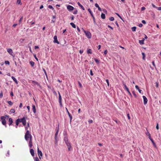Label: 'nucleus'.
I'll list each match as a JSON object with an SVG mask.
<instances>
[{
  "mask_svg": "<svg viewBox=\"0 0 161 161\" xmlns=\"http://www.w3.org/2000/svg\"><path fill=\"white\" fill-rule=\"evenodd\" d=\"M123 85L124 86V87L125 89L127 91H128V90H129V89L127 87V86H126V84L125 83H123Z\"/></svg>",
  "mask_w": 161,
  "mask_h": 161,
  "instance_id": "5701e85b",
  "label": "nucleus"
},
{
  "mask_svg": "<svg viewBox=\"0 0 161 161\" xmlns=\"http://www.w3.org/2000/svg\"><path fill=\"white\" fill-rule=\"evenodd\" d=\"M88 122L89 124H91L93 123V121L92 119H90L88 120Z\"/></svg>",
  "mask_w": 161,
  "mask_h": 161,
  "instance_id": "c03bdc74",
  "label": "nucleus"
},
{
  "mask_svg": "<svg viewBox=\"0 0 161 161\" xmlns=\"http://www.w3.org/2000/svg\"><path fill=\"white\" fill-rule=\"evenodd\" d=\"M142 23H143V24H146V22L144 20H142Z\"/></svg>",
  "mask_w": 161,
  "mask_h": 161,
  "instance_id": "e2e57ef3",
  "label": "nucleus"
},
{
  "mask_svg": "<svg viewBox=\"0 0 161 161\" xmlns=\"http://www.w3.org/2000/svg\"><path fill=\"white\" fill-rule=\"evenodd\" d=\"M58 139L55 140V143L56 145L58 142Z\"/></svg>",
  "mask_w": 161,
  "mask_h": 161,
  "instance_id": "69168bd1",
  "label": "nucleus"
},
{
  "mask_svg": "<svg viewBox=\"0 0 161 161\" xmlns=\"http://www.w3.org/2000/svg\"><path fill=\"white\" fill-rule=\"evenodd\" d=\"M6 118L5 117H4V116H2L1 117V120L2 121V123L3 125H5V126H6Z\"/></svg>",
  "mask_w": 161,
  "mask_h": 161,
  "instance_id": "f03ea898",
  "label": "nucleus"
},
{
  "mask_svg": "<svg viewBox=\"0 0 161 161\" xmlns=\"http://www.w3.org/2000/svg\"><path fill=\"white\" fill-rule=\"evenodd\" d=\"M143 102H144V104L145 105L147 103V97L143 96Z\"/></svg>",
  "mask_w": 161,
  "mask_h": 161,
  "instance_id": "9b49d317",
  "label": "nucleus"
},
{
  "mask_svg": "<svg viewBox=\"0 0 161 161\" xmlns=\"http://www.w3.org/2000/svg\"><path fill=\"white\" fill-rule=\"evenodd\" d=\"M70 25L71 26L74 28H76L75 25L73 22H71L70 23Z\"/></svg>",
  "mask_w": 161,
  "mask_h": 161,
  "instance_id": "393cba45",
  "label": "nucleus"
},
{
  "mask_svg": "<svg viewBox=\"0 0 161 161\" xmlns=\"http://www.w3.org/2000/svg\"><path fill=\"white\" fill-rule=\"evenodd\" d=\"M25 138L26 141H28L29 139H32L31 135L30 134V132L28 130L26 131L25 136Z\"/></svg>",
  "mask_w": 161,
  "mask_h": 161,
  "instance_id": "f257e3e1",
  "label": "nucleus"
},
{
  "mask_svg": "<svg viewBox=\"0 0 161 161\" xmlns=\"http://www.w3.org/2000/svg\"><path fill=\"white\" fill-rule=\"evenodd\" d=\"M7 103H8V104L10 105H12L13 104V103L11 101H8L7 102Z\"/></svg>",
  "mask_w": 161,
  "mask_h": 161,
  "instance_id": "c85d7f7f",
  "label": "nucleus"
},
{
  "mask_svg": "<svg viewBox=\"0 0 161 161\" xmlns=\"http://www.w3.org/2000/svg\"><path fill=\"white\" fill-rule=\"evenodd\" d=\"M77 4H78V5L80 7H81V8H82V9L83 10H85V8H84L83 7V6L82 5L80 4V3H79V2H78L77 3Z\"/></svg>",
  "mask_w": 161,
  "mask_h": 161,
  "instance_id": "6ab92c4d",
  "label": "nucleus"
},
{
  "mask_svg": "<svg viewBox=\"0 0 161 161\" xmlns=\"http://www.w3.org/2000/svg\"><path fill=\"white\" fill-rule=\"evenodd\" d=\"M67 8L69 11L73 10L74 9V8L70 5H68L67 7Z\"/></svg>",
  "mask_w": 161,
  "mask_h": 161,
  "instance_id": "9d476101",
  "label": "nucleus"
},
{
  "mask_svg": "<svg viewBox=\"0 0 161 161\" xmlns=\"http://www.w3.org/2000/svg\"><path fill=\"white\" fill-rule=\"evenodd\" d=\"M54 41L53 42L54 43H57V44H59V42L57 40V37L56 36H55L53 37Z\"/></svg>",
  "mask_w": 161,
  "mask_h": 161,
  "instance_id": "6e6552de",
  "label": "nucleus"
},
{
  "mask_svg": "<svg viewBox=\"0 0 161 161\" xmlns=\"http://www.w3.org/2000/svg\"><path fill=\"white\" fill-rule=\"evenodd\" d=\"M25 118H27V117H24L22 119H20V122L22 123L23 124L24 126L25 125L26 123Z\"/></svg>",
  "mask_w": 161,
  "mask_h": 161,
  "instance_id": "7ed1b4c3",
  "label": "nucleus"
},
{
  "mask_svg": "<svg viewBox=\"0 0 161 161\" xmlns=\"http://www.w3.org/2000/svg\"><path fill=\"white\" fill-rule=\"evenodd\" d=\"M32 107L33 111L34 113H36V109L35 105L34 104H33Z\"/></svg>",
  "mask_w": 161,
  "mask_h": 161,
  "instance_id": "a211bd4d",
  "label": "nucleus"
},
{
  "mask_svg": "<svg viewBox=\"0 0 161 161\" xmlns=\"http://www.w3.org/2000/svg\"><path fill=\"white\" fill-rule=\"evenodd\" d=\"M37 152L38 155L39 157L41 159L40 156H42V154L41 151L39 150L38 147L37 148Z\"/></svg>",
  "mask_w": 161,
  "mask_h": 161,
  "instance_id": "1a4fd4ad",
  "label": "nucleus"
},
{
  "mask_svg": "<svg viewBox=\"0 0 161 161\" xmlns=\"http://www.w3.org/2000/svg\"><path fill=\"white\" fill-rule=\"evenodd\" d=\"M65 109L66 111V112L68 113V115L70 118V122H71V120L72 119V116L71 115V114L69 113V112L68 109L67 108H65Z\"/></svg>",
  "mask_w": 161,
  "mask_h": 161,
  "instance_id": "0eeeda50",
  "label": "nucleus"
},
{
  "mask_svg": "<svg viewBox=\"0 0 161 161\" xmlns=\"http://www.w3.org/2000/svg\"><path fill=\"white\" fill-rule=\"evenodd\" d=\"M78 11L77 9L75 10L73 12V13L74 14H76L77 13Z\"/></svg>",
  "mask_w": 161,
  "mask_h": 161,
  "instance_id": "c9c22d12",
  "label": "nucleus"
},
{
  "mask_svg": "<svg viewBox=\"0 0 161 161\" xmlns=\"http://www.w3.org/2000/svg\"><path fill=\"white\" fill-rule=\"evenodd\" d=\"M114 120L118 124H119V123H120L119 121H118L116 120Z\"/></svg>",
  "mask_w": 161,
  "mask_h": 161,
  "instance_id": "4d7b16f0",
  "label": "nucleus"
},
{
  "mask_svg": "<svg viewBox=\"0 0 161 161\" xmlns=\"http://www.w3.org/2000/svg\"><path fill=\"white\" fill-rule=\"evenodd\" d=\"M142 59L143 60H145V54L144 53H142Z\"/></svg>",
  "mask_w": 161,
  "mask_h": 161,
  "instance_id": "c756f323",
  "label": "nucleus"
},
{
  "mask_svg": "<svg viewBox=\"0 0 161 161\" xmlns=\"http://www.w3.org/2000/svg\"><path fill=\"white\" fill-rule=\"evenodd\" d=\"M58 101L60 104V105L61 107L62 106V97L61 96L60 93L59 92H58Z\"/></svg>",
  "mask_w": 161,
  "mask_h": 161,
  "instance_id": "423d86ee",
  "label": "nucleus"
},
{
  "mask_svg": "<svg viewBox=\"0 0 161 161\" xmlns=\"http://www.w3.org/2000/svg\"><path fill=\"white\" fill-rule=\"evenodd\" d=\"M30 152L31 155L33 156L34 155V150L33 149H31L30 150Z\"/></svg>",
  "mask_w": 161,
  "mask_h": 161,
  "instance_id": "f3484780",
  "label": "nucleus"
},
{
  "mask_svg": "<svg viewBox=\"0 0 161 161\" xmlns=\"http://www.w3.org/2000/svg\"><path fill=\"white\" fill-rule=\"evenodd\" d=\"M48 7L49 8H50V9H52L53 10H54V8H53V6H52L51 5H49L48 6Z\"/></svg>",
  "mask_w": 161,
  "mask_h": 161,
  "instance_id": "4c0bfd02",
  "label": "nucleus"
},
{
  "mask_svg": "<svg viewBox=\"0 0 161 161\" xmlns=\"http://www.w3.org/2000/svg\"><path fill=\"white\" fill-rule=\"evenodd\" d=\"M109 20L110 21H113L114 20V18L113 17H111L109 18Z\"/></svg>",
  "mask_w": 161,
  "mask_h": 161,
  "instance_id": "37998d69",
  "label": "nucleus"
},
{
  "mask_svg": "<svg viewBox=\"0 0 161 161\" xmlns=\"http://www.w3.org/2000/svg\"><path fill=\"white\" fill-rule=\"evenodd\" d=\"M87 52L88 54H92V53L91 49L88 48L87 49Z\"/></svg>",
  "mask_w": 161,
  "mask_h": 161,
  "instance_id": "4be33fe9",
  "label": "nucleus"
},
{
  "mask_svg": "<svg viewBox=\"0 0 161 161\" xmlns=\"http://www.w3.org/2000/svg\"><path fill=\"white\" fill-rule=\"evenodd\" d=\"M84 32H85L86 36L89 39H90L91 37V34L90 32L88 31H84Z\"/></svg>",
  "mask_w": 161,
  "mask_h": 161,
  "instance_id": "39448f33",
  "label": "nucleus"
},
{
  "mask_svg": "<svg viewBox=\"0 0 161 161\" xmlns=\"http://www.w3.org/2000/svg\"><path fill=\"white\" fill-rule=\"evenodd\" d=\"M132 93L133 94L134 96L135 97H136H136L137 95L136 94L135 92L134 91H133L132 92Z\"/></svg>",
  "mask_w": 161,
  "mask_h": 161,
  "instance_id": "473e14b6",
  "label": "nucleus"
},
{
  "mask_svg": "<svg viewBox=\"0 0 161 161\" xmlns=\"http://www.w3.org/2000/svg\"><path fill=\"white\" fill-rule=\"evenodd\" d=\"M58 130L55 134V136H54L55 140L58 139L57 136H58Z\"/></svg>",
  "mask_w": 161,
  "mask_h": 161,
  "instance_id": "4468645a",
  "label": "nucleus"
},
{
  "mask_svg": "<svg viewBox=\"0 0 161 161\" xmlns=\"http://www.w3.org/2000/svg\"><path fill=\"white\" fill-rule=\"evenodd\" d=\"M66 144L67 146L68 150L69 151H71L73 150V148L71 146V144L69 142L66 143Z\"/></svg>",
  "mask_w": 161,
  "mask_h": 161,
  "instance_id": "20e7f679",
  "label": "nucleus"
},
{
  "mask_svg": "<svg viewBox=\"0 0 161 161\" xmlns=\"http://www.w3.org/2000/svg\"><path fill=\"white\" fill-rule=\"evenodd\" d=\"M135 88H136V89H137V90H138V89H139V86H137V85H136V86H135Z\"/></svg>",
  "mask_w": 161,
  "mask_h": 161,
  "instance_id": "680f3d73",
  "label": "nucleus"
},
{
  "mask_svg": "<svg viewBox=\"0 0 161 161\" xmlns=\"http://www.w3.org/2000/svg\"><path fill=\"white\" fill-rule=\"evenodd\" d=\"M145 9H146V8L145 7H142V8H141V10L143 11V10H144Z\"/></svg>",
  "mask_w": 161,
  "mask_h": 161,
  "instance_id": "5fc2aeb1",
  "label": "nucleus"
},
{
  "mask_svg": "<svg viewBox=\"0 0 161 161\" xmlns=\"http://www.w3.org/2000/svg\"><path fill=\"white\" fill-rule=\"evenodd\" d=\"M116 14H117L118 16L121 19H122V18H121V17L120 16V15L118 13H116Z\"/></svg>",
  "mask_w": 161,
  "mask_h": 161,
  "instance_id": "3c124183",
  "label": "nucleus"
},
{
  "mask_svg": "<svg viewBox=\"0 0 161 161\" xmlns=\"http://www.w3.org/2000/svg\"><path fill=\"white\" fill-rule=\"evenodd\" d=\"M71 19L72 20H73L74 19V16L73 15H72L71 17Z\"/></svg>",
  "mask_w": 161,
  "mask_h": 161,
  "instance_id": "774afa93",
  "label": "nucleus"
},
{
  "mask_svg": "<svg viewBox=\"0 0 161 161\" xmlns=\"http://www.w3.org/2000/svg\"><path fill=\"white\" fill-rule=\"evenodd\" d=\"M90 75L92 76H93V74L91 69L90 70Z\"/></svg>",
  "mask_w": 161,
  "mask_h": 161,
  "instance_id": "864d4df0",
  "label": "nucleus"
},
{
  "mask_svg": "<svg viewBox=\"0 0 161 161\" xmlns=\"http://www.w3.org/2000/svg\"><path fill=\"white\" fill-rule=\"evenodd\" d=\"M139 43L141 45H142L144 44V42H143V41L142 40H139Z\"/></svg>",
  "mask_w": 161,
  "mask_h": 161,
  "instance_id": "72a5a7b5",
  "label": "nucleus"
},
{
  "mask_svg": "<svg viewBox=\"0 0 161 161\" xmlns=\"http://www.w3.org/2000/svg\"><path fill=\"white\" fill-rule=\"evenodd\" d=\"M3 97V92L1 91L0 93V98H2Z\"/></svg>",
  "mask_w": 161,
  "mask_h": 161,
  "instance_id": "a19ab883",
  "label": "nucleus"
},
{
  "mask_svg": "<svg viewBox=\"0 0 161 161\" xmlns=\"http://www.w3.org/2000/svg\"><path fill=\"white\" fill-rule=\"evenodd\" d=\"M43 70L44 71V73L45 75H46V77H47V72H46V71L45 69H43Z\"/></svg>",
  "mask_w": 161,
  "mask_h": 161,
  "instance_id": "ea45409f",
  "label": "nucleus"
},
{
  "mask_svg": "<svg viewBox=\"0 0 161 161\" xmlns=\"http://www.w3.org/2000/svg\"><path fill=\"white\" fill-rule=\"evenodd\" d=\"M30 64H31V66L32 67H33L34 66L35 63L34 62L31 61H30Z\"/></svg>",
  "mask_w": 161,
  "mask_h": 161,
  "instance_id": "cd10ccee",
  "label": "nucleus"
},
{
  "mask_svg": "<svg viewBox=\"0 0 161 161\" xmlns=\"http://www.w3.org/2000/svg\"><path fill=\"white\" fill-rule=\"evenodd\" d=\"M106 81L107 82V85H108V86H109V82L108 80V79H106Z\"/></svg>",
  "mask_w": 161,
  "mask_h": 161,
  "instance_id": "de8ad7c7",
  "label": "nucleus"
},
{
  "mask_svg": "<svg viewBox=\"0 0 161 161\" xmlns=\"http://www.w3.org/2000/svg\"><path fill=\"white\" fill-rule=\"evenodd\" d=\"M22 103H20L19 104V108H22Z\"/></svg>",
  "mask_w": 161,
  "mask_h": 161,
  "instance_id": "338daca9",
  "label": "nucleus"
},
{
  "mask_svg": "<svg viewBox=\"0 0 161 161\" xmlns=\"http://www.w3.org/2000/svg\"><path fill=\"white\" fill-rule=\"evenodd\" d=\"M108 53V51H107V50H106L104 52V54H105V55H106L107 53Z\"/></svg>",
  "mask_w": 161,
  "mask_h": 161,
  "instance_id": "052dcab7",
  "label": "nucleus"
},
{
  "mask_svg": "<svg viewBox=\"0 0 161 161\" xmlns=\"http://www.w3.org/2000/svg\"><path fill=\"white\" fill-rule=\"evenodd\" d=\"M94 60H95V61L97 63H99V61H100L99 60H98L96 58H95Z\"/></svg>",
  "mask_w": 161,
  "mask_h": 161,
  "instance_id": "58836bf2",
  "label": "nucleus"
},
{
  "mask_svg": "<svg viewBox=\"0 0 161 161\" xmlns=\"http://www.w3.org/2000/svg\"><path fill=\"white\" fill-rule=\"evenodd\" d=\"M21 0H17V3L18 4H21V3L20 4Z\"/></svg>",
  "mask_w": 161,
  "mask_h": 161,
  "instance_id": "79ce46f5",
  "label": "nucleus"
},
{
  "mask_svg": "<svg viewBox=\"0 0 161 161\" xmlns=\"http://www.w3.org/2000/svg\"><path fill=\"white\" fill-rule=\"evenodd\" d=\"M19 123H20V119H18L16 120V124L17 126L18 125Z\"/></svg>",
  "mask_w": 161,
  "mask_h": 161,
  "instance_id": "412c9836",
  "label": "nucleus"
},
{
  "mask_svg": "<svg viewBox=\"0 0 161 161\" xmlns=\"http://www.w3.org/2000/svg\"><path fill=\"white\" fill-rule=\"evenodd\" d=\"M64 141L65 143H67L69 142V141L68 137L66 136H65L64 138Z\"/></svg>",
  "mask_w": 161,
  "mask_h": 161,
  "instance_id": "2eb2a0df",
  "label": "nucleus"
},
{
  "mask_svg": "<svg viewBox=\"0 0 161 161\" xmlns=\"http://www.w3.org/2000/svg\"><path fill=\"white\" fill-rule=\"evenodd\" d=\"M108 28H110L111 29H112V30H113V27H112L111 26H110V25H108Z\"/></svg>",
  "mask_w": 161,
  "mask_h": 161,
  "instance_id": "13d9d810",
  "label": "nucleus"
},
{
  "mask_svg": "<svg viewBox=\"0 0 161 161\" xmlns=\"http://www.w3.org/2000/svg\"><path fill=\"white\" fill-rule=\"evenodd\" d=\"M10 112L12 113H14L15 112L14 109H12L10 110Z\"/></svg>",
  "mask_w": 161,
  "mask_h": 161,
  "instance_id": "e433bc0d",
  "label": "nucleus"
},
{
  "mask_svg": "<svg viewBox=\"0 0 161 161\" xmlns=\"http://www.w3.org/2000/svg\"><path fill=\"white\" fill-rule=\"evenodd\" d=\"M32 83H33L34 85H39L38 82L36 81H35V80H32Z\"/></svg>",
  "mask_w": 161,
  "mask_h": 161,
  "instance_id": "bb28decb",
  "label": "nucleus"
},
{
  "mask_svg": "<svg viewBox=\"0 0 161 161\" xmlns=\"http://www.w3.org/2000/svg\"><path fill=\"white\" fill-rule=\"evenodd\" d=\"M12 78L13 80L15 82L16 84H17L18 83V82L16 79L14 77V76H12Z\"/></svg>",
  "mask_w": 161,
  "mask_h": 161,
  "instance_id": "aec40b11",
  "label": "nucleus"
},
{
  "mask_svg": "<svg viewBox=\"0 0 161 161\" xmlns=\"http://www.w3.org/2000/svg\"><path fill=\"white\" fill-rule=\"evenodd\" d=\"M101 17L103 19H105V14L103 13H102L101 14Z\"/></svg>",
  "mask_w": 161,
  "mask_h": 161,
  "instance_id": "a878e982",
  "label": "nucleus"
},
{
  "mask_svg": "<svg viewBox=\"0 0 161 161\" xmlns=\"http://www.w3.org/2000/svg\"><path fill=\"white\" fill-rule=\"evenodd\" d=\"M5 64H9V62L8 61H5Z\"/></svg>",
  "mask_w": 161,
  "mask_h": 161,
  "instance_id": "09e8293b",
  "label": "nucleus"
},
{
  "mask_svg": "<svg viewBox=\"0 0 161 161\" xmlns=\"http://www.w3.org/2000/svg\"><path fill=\"white\" fill-rule=\"evenodd\" d=\"M95 6L97 8H98L99 6L98 4L96 3L95 4Z\"/></svg>",
  "mask_w": 161,
  "mask_h": 161,
  "instance_id": "0e129e2a",
  "label": "nucleus"
},
{
  "mask_svg": "<svg viewBox=\"0 0 161 161\" xmlns=\"http://www.w3.org/2000/svg\"><path fill=\"white\" fill-rule=\"evenodd\" d=\"M156 128L158 130L159 129V127H158V123L157 124L156 126Z\"/></svg>",
  "mask_w": 161,
  "mask_h": 161,
  "instance_id": "603ef678",
  "label": "nucleus"
},
{
  "mask_svg": "<svg viewBox=\"0 0 161 161\" xmlns=\"http://www.w3.org/2000/svg\"><path fill=\"white\" fill-rule=\"evenodd\" d=\"M78 84L79 85L80 87V88L82 87V85L81 84V83L80 81H78Z\"/></svg>",
  "mask_w": 161,
  "mask_h": 161,
  "instance_id": "f704fd0d",
  "label": "nucleus"
},
{
  "mask_svg": "<svg viewBox=\"0 0 161 161\" xmlns=\"http://www.w3.org/2000/svg\"><path fill=\"white\" fill-rule=\"evenodd\" d=\"M127 118L128 119H130V114H127Z\"/></svg>",
  "mask_w": 161,
  "mask_h": 161,
  "instance_id": "6e6d98bb",
  "label": "nucleus"
},
{
  "mask_svg": "<svg viewBox=\"0 0 161 161\" xmlns=\"http://www.w3.org/2000/svg\"><path fill=\"white\" fill-rule=\"evenodd\" d=\"M34 161H40L38 158L36 157L34 158Z\"/></svg>",
  "mask_w": 161,
  "mask_h": 161,
  "instance_id": "2f4dec72",
  "label": "nucleus"
},
{
  "mask_svg": "<svg viewBox=\"0 0 161 161\" xmlns=\"http://www.w3.org/2000/svg\"><path fill=\"white\" fill-rule=\"evenodd\" d=\"M92 17L94 23L95 24L96 22V20H95V18L93 16H92Z\"/></svg>",
  "mask_w": 161,
  "mask_h": 161,
  "instance_id": "a18cd8bd",
  "label": "nucleus"
},
{
  "mask_svg": "<svg viewBox=\"0 0 161 161\" xmlns=\"http://www.w3.org/2000/svg\"><path fill=\"white\" fill-rule=\"evenodd\" d=\"M32 139H29V146L30 148H31L32 147Z\"/></svg>",
  "mask_w": 161,
  "mask_h": 161,
  "instance_id": "f8f14e48",
  "label": "nucleus"
},
{
  "mask_svg": "<svg viewBox=\"0 0 161 161\" xmlns=\"http://www.w3.org/2000/svg\"><path fill=\"white\" fill-rule=\"evenodd\" d=\"M7 51L9 53L10 55H12L13 52L12 49L10 48H8L7 49Z\"/></svg>",
  "mask_w": 161,
  "mask_h": 161,
  "instance_id": "ddd939ff",
  "label": "nucleus"
},
{
  "mask_svg": "<svg viewBox=\"0 0 161 161\" xmlns=\"http://www.w3.org/2000/svg\"><path fill=\"white\" fill-rule=\"evenodd\" d=\"M88 11H89V12L90 13V14H91V16L92 17V16H93V13L92 12L91 9L90 8H88Z\"/></svg>",
  "mask_w": 161,
  "mask_h": 161,
  "instance_id": "b1692460",
  "label": "nucleus"
},
{
  "mask_svg": "<svg viewBox=\"0 0 161 161\" xmlns=\"http://www.w3.org/2000/svg\"><path fill=\"white\" fill-rule=\"evenodd\" d=\"M83 52V50H80L79 51V53L80 54H82Z\"/></svg>",
  "mask_w": 161,
  "mask_h": 161,
  "instance_id": "bf43d9fd",
  "label": "nucleus"
},
{
  "mask_svg": "<svg viewBox=\"0 0 161 161\" xmlns=\"http://www.w3.org/2000/svg\"><path fill=\"white\" fill-rule=\"evenodd\" d=\"M27 108L28 109V112H30V107L29 106H27Z\"/></svg>",
  "mask_w": 161,
  "mask_h": 161,
  "instance_id": "8fccbe9b",
  "label": "nucleus"
},
{
  "mask_svg": "<svg viewBox=\"0 0 161 161\" xmlns=\"http://www.w3.org/2000/svg\"><path fill=\"white\" fill-rule=\"evenodd\" d=\"M23 19V17L22 16L21 17V18H20V19H19V24L21 22L22 20Z\"/></svg>",
  "mask_w": 161,
  "mask_h": 161,
  "instance_id": "49530a36",
  "label": "nucleus"
},
{
  "mask_svg": "<svg viewBox=\"0 0 161 161\" xmlns=\"http://www.w3.org/2000/svg\"><path fill=\"white\" fill-rule=\"evenodd\" d=\"M136 27L134 26V27H132L131 28V30L132 31H136Z\"/></svg>",
  "mask_w": 161,
  "mask_h": 161,
  "instance_id": "7c9ffc66",
  "label": "nucleus"
},
{
  "mask_svg": "<svg viewBox=\"0 0 161 161\" xmlns=\"http://www.w3.org/2000/svg\"><path fill=\"white\" fill-rule=\"evenodd\" d=\"M9 125L10 126L12 124L13 121L12 118H9L8 119Z\"/></svg>",
  "mask_w": 161,
  "mask_h": 161,
  "instance_id": "dca6fc26",
  "label": "nucleus"
}]
</instances>
